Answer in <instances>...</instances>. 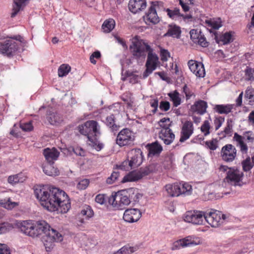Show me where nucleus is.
<instances>
[{"mask_svg":"<svg viewBox=\"0 0 254 254\" xmlns=\"http://www.w3.org/2000/svg\"><path fill=\"white\" fill-rule=\"evenodd\" d=\"M34 193L40 204L50 211L66 213L71 207L68 195L59 188L39 186L35 189Z\"/></svg>","mask_w":254,"mask_h":254,"instance_id":"obj_1","label":"nucleus"},{"mask_svg":"<svg viewBox=\"0 0 254 254\" xmlns=\"http://www.w3.org/2000/svg\"><path fill=\"white\" fill-rule=\"evenodd\" d=\"M34 237L42 235V240L47 251L53 248L55 242H61L63 237L56 230L51 228L49 224L44 220H40L35 223Z\"/></svg>","mask_w":254,"mask_h":254,"instance_id":"obj_2","label":"nucleus"},{"mask_svg":"<svg viewBox=\"0 0 254 254\" xmlns=\"http://www.w3.org/2000/svg\"><path fill=\"white\" fill-rule=\"evenodd\" d=\"M78 130L80 134L86 136L88 144L97 151L101 150L104 144L98 139L101 134L100 126L94 120H89L78 126Z\"/></svg>","mask_w":254,"mask_h":254,"instance_id":"obj_3","label":"nucleus"},{"mask_svg":"<svg viewBox=\"0 0 254 254\" xmlns=\"http://www.w3.org/2000/svg\"><path fill=\"white\" fill-rule=\"evenodd\" d=\"M15 40L22 42L24 39L22 37L18 35L0 42V53L8 57L12 56L18 49V43Z\"/></svg>","mask_w":254,"mask_h":254,"instance_id":"obj_4","label":"nucleus"},{"mask_svg":"<svg viewBox=\"0 0 254 254\" xmlns=\"http://www.w3.org/2000/svg\"><path fill=\"white\" fill-rule=\"evenodd\" d=\"M129 49L133 57L138 60L145 59L146 52L148 53L152 48L147 43L140 40L133 41Z\"/></svg>","mask_w":254,"mask_h":254,"instance_id":"obj_5","label":"nucleus"},{"mask_svg":"<svg viewBox=\"0 0 254 254\" xmlns=\"http://www.w3.org/2000/svg\"><path fill=\"white\" fill-rule=\"evenodd\" d=\"M253 135L252 131H246L244 132L243 136L237 132L234 133L233 139L235 141L236 146L239 148L242 154H247L249 148L247 143L253 141L254 137Z\"/></svg>","mask_w":254,"mask_h":254,"instance_id":"obj_6","label":"nucleus"},{"mask_svg":"<svg viewBox=\"0 0 254 254\" xmlns=\"http://www.w3.org/2000/svg\"><path fill=\"white\" fill-rule=\"evenodd\" d=\"M227 169L228 171L225 178L226 182L235 186L238 185L240 182L242 180L244 176L243 173L235 167L229 168L227 166L221 165L219 167V170L221 171L225 172Z\"/></svg>","mask_w":254,"mask_h":254,"instance_id":"obj_7","label":"nucleus"},{"mask_svg":"<svg viewBox=\"0 0 254 254\" xmlns=\"http://www.w3.org/2000/svg\"><path fill=\"white\" fill-rule=\"evenodd\" d=\"M161 4H162V2L159 1L151 2L148 11L143 16V19L147 25H155L159 22L160 18L157 13V9Z\"/></svg>","mask_w":254,"mask_h":254,"instance_id":"obj_8","label":"nucleus"},{"mask_svg":"<svg viewBox=\"0 0 254 254\" xmlns=\"http://www.w3.org/2000/svg\"><path fill=\"white\" fill-rule=\"evenodd\" d=\"M109 202L114 207L118 209H123L131 202L127 192L124 190L116 193L110 199Z\"/></svg>","mask_w":254,"mask_h":254,"instance_id":"obj_9","label":"nucleus"},{"mask_svg":"<svg viewBox=\"0 0 254 254\" xmlns=\"http://www.w3.org/2000/svg\"><path fill=\"white\" fill-rule=\"evenodd\" d=\"M135 136L133 132L127 128L122 129L118 134L116 142L120 147L129 146L133 144Z\"/></svg>","mask_w":254,"mask_h":254,"instance_id":"obj_10","label":"nucleus"},{"mask_svg":"<svg viewBox=\"0 0 254 254\" xmlns=\"http://www.w3.org/2000/svg\"><path fill=\"white\" fill-rule=\"evenodd\" d=\"M205 220L212 227L219 226L226 219L225 215L221 211L216 210H211L205 212Z\"/></svg>","mask_w":254,"mask_h":254,"instance_id":"obj_11","label":"nucleus"},{"mask_svg":"<svg viewBox=\"0 0 254 254\" xmlns=\"http://www.w3.org/2000/svg\"><path fill=\"white\" fill-rule=\"evenodd\" d=\"M205 218V212L202 211H188L184 215L185 221L194 225H202Z\"/></svg>","mask_w":254,"mask_h":254,"instance_id":"obj_12","label":"nucleus"},{"mask_svg":"<svg viewBox=\"0 0 254 254\" xmlns=\"http://www.w3.org/2000/svg\"><path fill=\"white\" fill-rule=\"evenodd\" d=\"M159 64L158 57L156 54L153 53V50L152 49L148 53L145 64L146 69L143 74V78H145L148 76L157 68Z\"/></svg>","mask_w":254,"mask_h":254,"instance_id":"obj_13","label":"nucleus"},{"mask_svg":"<svg viewBox=\"0 0 254 254\" xmlns=\"http://www.w3.org/2000/svg\"><path fill=\"white\" fill-rule=\"evenodd\" d=\"M237 150L231 144H227L221 148L220 156L222 160L226 163H231L237 157Z\"/></svg>","mask_w":254,"mask_h":254,"instance_id":"obj_14","label":"nucleus"},{"mask_svg":"<svg viewBox=\"0 0 254 254\" xmlns=\"http://www.w3.org/2000/svg\"><path fill=\"white\" fill-rule=\"evenodd\" d=\"M199 244V240L195 239L191 236H188L183 239L176 241L173 244L172 250H178L185 247L197 245Z\"/></svg>","mask_w":254,"mask_h":254,"instance_id":"obj_15","label":"nucleus"},{"mask_svg":"<svg viewBox=\"0 0 254 254\" xmlns=\"http://www.w3.org/2000/svg\"><path fill=\"white\" fill-rule=\"evenodd\" d=\"M128 158L130 159V166L136 168L140 166L143 161L142 152L140 149L135 148L128 152Z\"/></svg>","mask_w":254,"mask_h":254,"instance_id":"obj_16","label":"nucleus"},{"mask_svg":"<svg viewBox=\"0 0 254 254\" xmlns=\"http://www.w3.org/2000/svg\"><path fill=\"white\" fill-rule=\"evenodd\" d=\"M190 70L197 77H203L205 74L203 64L201 62L190 60L188 62Z\"/></svg>","mask_w":254,"mask_h":254,"instance_id":"obj_17","label":"nucleus"},{"mask_svg":"<svg viewBox=\"0 0 254 254\" xmlns=\"http://www.w3.org/2000/svg\"><path fill=\"white\" fill-rule=\"evenodd\" d=\"M190 39L195 44L201 46L202 47H207L209 43L207 41L206 38L202 33L197 29H192L190 32Z\"/></svg>","mask_w":254,"mask_h":254,"instance_id":"obj_18","label":"nucleus"},{"mask_svg":"<svg viewBox=\"0 0 254 254\" xmlns=\"http://www.w3.org/2000/svg\"><path fill=\"white\" fill-rule=\"evenodd\" d=\"M194 127L191 121H186L181 128L180 142H184L191 136L193 133Z\"/></svg>","mask_w":254,"mask_h":254,"instance_id":"obj_19","label":"nucleus"},{"mask_svg":"<svg viewBox=\"0 0 254 254\" xmlns=\"http://www.w3.org/2000/svg\"><path fill=\"white\" fill-rule=\"evenodd\" d=\"M141 217V213L138 209L129 208L126 209L123 215V219L128 223L137 222Z\"/></svg>","mask_w":254,"mask_h":254,"instance_id":"obj_20","label":"nucleus"},{"mask_svg":"<svg viewBox=\"0 0 254 254\" xmlns=\"http://www.w3.org/2000/svg\"><path fill=\"white\" fill-rule=\"evenodd\" d=\"M19 227L21 231L24 234L34 237L35 235V223H33L32 221H24L19 224Z\"/></svg>","mask_w":254,"mask_h":254,"instance_id":"obj_21","label":"nucleus"},{"mask_svg":"<svg viewBox=\"0 0 254 254\" xmlns=\"http://www.w3.org/2000/svg\"><path fill=\"white\" fill-rule=\"evenodd\" d=\"M19 227L21 231L24 234L34 237L35 235V223H33L32 221H24L19 224Z\"/></svg>","mask_w":254,"mask_h":254,"instance_id":"obj_22","label":"nucleus"},{"mask_svg":"<svg viewBox=\"0 0 254 254\" xmlns=\"http://www.w3.org/2000/svg\"><path fill=\"white\" fill-rule=\"evenodd\" d=\"M146 0H129L128 9L133 13H136L146 7Z\"/></svg>","mask_w":254,"mask_h":254,"instance_id":"obj_23","label":"nucleus"},{"mask_svg":"<svg viewBox=\"0 0 254 254\" xmlns=\"http://www.w3.org/2000/svg\"><path fill=\"white\" fill-rule=\"evenodd\" d=\"M159 137L165 144L169 145L175 139V134L170 128H163L160 131Z\"/></svg>","mask_w":254,"mask_h":254,"instance_id":"obj_24","label":"nucleus"},{"mask_svg":"<svg viewBox=\"0 0 254 254\" xmlns=\"http://www.w3.org/2000/svg\"><path fill=\"white\" fill-rule=\"evenodd\" d=\"M60 152L55 148H47L44 150L43 155L47 163H54L59 156Z\"/></svg>","mask_w":254,"mask_h":254,"instance_id":"obj_25","label":"nucleus"},{"mask_svg":"<svg viewBox=\"0 0 254 254\" xmlns=\"http://www.w3.org/2000/svg\"><path fill=\"white\" fill-rule=\"evenodd\" d=\"M180 187V183H175L166 185L165 188L170 196L175 197L181 195Z\"/></svg>","mask_w":254,"mask_h":254,"instance_id":"obj_26","label":"nucleus"},{"mask_svg":"<svg viewBox=\"0 0 254 254\" xmlns=\"http://www.w3.org/2000/svg\"><path fill=\"white\" fill-rule=\"evenodd\" d=\"M234 107V104H217L214 106L213 109L215 112L219 114L227 115L232 112Z\"/></svg>","mask_w":254,"mask_h":254,"instance_id":"obj_27","label":"nucleus"},{"mask_svg":"<svg viewBox=\"0 0 254 254\" xmlns=\"http://www.w3.org/2000/svg\"><path fill=\"white\" fill-rule=\"evenodd\" d=\"M47 119L51 125H59L63 121V116L57 112H47Z\"/></svg>","mask_w":254,"mask_h":254,"instance_id":"obj_28","label":"nucleus"},{"mask_svg":"<svg viewBox=\"0 0 254 254\" xmlns=\"http://www.w3.org/2000/svg\"><path fill=\"white\" fill-rule=\"evenodd\" d=\"M207 108L206 102L200 100L196 101L191 106V110L193 112H196L199 115H203L206 112Z\"/></svg>","mask_w":254,"mask_h":254,"instance_id":"obj_29","label":"nucleus"},{"mask_svg":"<svg viewBox=\"0 0 254 254\" xmlns=\"http://www.w3.org/2000/svg\"><path fill=\"white\" fill-rule=\"evenodd\" d=\"M147 147L149 156L159 155L163 150L162 146L157 141L148 144Z\"/></svg>","mask_w":254,"mask_h":254,"instance_id":"obj_30","label":"nucleus"},{"mask_svg":"<svg viewBox=\"0 0 254 254\" xmlns=\"http://www.w3.org/2000/svg\"><path fill=\"white\" fill-rule=\"evenodd\" d=\"M181 34V30L180 26L177 25H169L165 36H170L173 38H180Z\"/></svg>","mask_w":254,"mask_h":254,"instance_id":"obj_31","label":"nucleus"},{"mask_svg":"<svg viewBox=\"0 0 254 254\" xmlns=\"http://www.w3.org/2000/svg\"><path fill=\"white\" fill-rule=\"evenodd\" d=\"M164 11L167 12L168 17L173 20H177L181 17H182L184 19L187 18H190V17H187L184 14H181L180 9L177 7L174 8L172 9L170 8H165Z\"/></svg>","mask_w":254,"mask_h":254,"instance_id":"obj_32","label":"nucleus"},{"mask_svg":"<svg viewBox=\"0 0 254 254\" xmlns=\"http://www.w3.org/2000/svg\"><path fill=\"white\" fill-rule=\"evenodd\" d=\"M54 163H47L43 167V172L47 175L56 176L59 175L60 172L57 168L54 166Z\"/></svg>","mask_w":254,"mask_h":254,"instance_id":"obj_33","label":"nucleus"},{"mask_svg":"<svg viewBox=\"0 0 254 254\" xmlns=\"http://www.w3.org/2000/svg\"><path fill=\"white\" fill-rule=\"evenodd\" d=\"M124 190L127 192L131 202H137L142 196L141 194L139 192L138 190L136 188H130Z\"/></svg>","mask_w":254,"mask_h":254,"instance_id":"obj_34","label":"nucleus"},{"mask_svg":"<svg viewBox=\"0 0 254 254\" xmlns=\"http://www.w3.org/2000/svg\"><path fill=\"white\" fill-rule=\"evenodd\" d=\"M104 123L112 132L117 131L120 127V126L116 124L115 117L113 114L107 116Z\"/></svg>","mask_w":254,"mask_h":254,"instance_id":"obj_35","label":"nucleus"},{"mask_svg":"<svg viewBox=\"0 0 254 254\" xmlns=\"http://www.w3.org/2000/svg\"><path fill=\"white\" fill-rule=\"evenodd\" d=\"M142 178V175H141L140 173L135 171H132L125 176L122 182L123 183L134 182L140 180Z\"/></svg>","mask_w":254,"mask_h":254,"instance_id":"obj_36","label":"nucleus"},{"mask_svg":"<svg viewBox=\"0 0 254 254\" xmlns=\"http://www.w3.org/2000/svg\"><path fill=\"white\" fill-rule=\"evenodd\" d=\"M170 100L173 102L174 107H178L181 104V98L177 90H175L168 94Z\"/></svg>","mask_w":254,"mask_h":254,"instance_id":"obj_37","label":"nucleus"},{"mask_svg":"<svg viewBox=\"0 0 254 254\" xmlns=\"http://www.w3.org/2000/svg\"><path fill=\"white\" fill-rule=\"evenodd\" d=\"M233 41L232 32H227L221 35L218 40V43L226 45Z\"/></svg>","mask_w":254,"mask_h":254,"instance_id":"obj_38","label":"nucleus"},{"mask_svg":"<svg viewBox=\"0 0 254 254\" xmlns=\"http://www.w3.org/2000/svg\"><path fill=\"white\" fill-rule=\"evenodd\" d=\"M18 205V203L11 201L10 198L0 199V205L7 209H11Z\"/></svg>","mask_w":254,"mask_h":254,"instance_id":"obj_39","label":"nucleus"},{"mask_svg":"<svg viewBox=\"0 0 254 254\" xmlns=\"http://www.w3.org/2000/svg\"><path fill=\"white\" fill-rule=\"evenodd\" d=\"M115 25V20L113 19H109L104 22L102 27L105 32L109 33L114 28Z\"/></svg>","mask_w":254,"mask_h":254,"instance_id":"obj_40","label":"nucleus"},{"mask_svg":"<svg viewBox=\"0 0 254 254\" xmlns=\"http://www.w3.org/2000/svg\"><path fill=\"white\" fill-rule=\"evenodd\" d=\"M80 214L81 216H84L86 219H88L93 216L94 212L91 206L85 205L82 207Z\"/></svg>","mask_w":254,"mask_h":254,"instance_id":"obj_41","label":"nucleus"},{"mask_svg":"<svg viewBox=\"0 0 254 254\" xmlns=\"http://www.w3.org/2000/svg\"><path fill=\"white\" fill-rule=\"evenodd\" d=\"M71 67L68 64H63L58 69V75L60 77L66 76L70 71Z\"/></svg>","mask_w":254,"mask_h":254,"instance_id":"obj_42","label":"nucleus"},{"mask_svg":"<svg viewBox=\"0 0 254 254\" xmlns=\"http://www.w3.org/2000/svg\"><path fill=\"white\" fill-rule=\"evenodd\" d=\"M206 23L208 24V26L215 30H217L222 26L221 20L219 18L216 20L210 19L206 20Z\"/></svg>","mask_w":254,"mask_h":254,"instance_id":"obj_43","label":"nucleus"},{"mask_svg":"<svg viewBox=\"0 0 254 254\" xmlns=\"http://www.w3.org/2000/svg\"><path fill=\"white\" fill-rule=\"evenodd\" d=\"M183 92L185 95L186 100H189L191 98H194L195 97V94L194 92L187 84L183 86Z\"/></svg>","mask_w":254,"mask_h":254,"instance_id":"obj_44","label":"nucleus"},{"mask_svg":"<svg viewBox=\"0 0 254 254\" xmlns=\"http://www.w3.org/2000/svg\"><path fill=\"white\" fill-rule=\"evenodd\" d=\"M210 127L209 122L208 120L204 121L200 127L201 131L203 133L204 136H207L210 134Z\"/></svg>","mask_w":254,"mask_h":254,"instance_id":"obj_45","label":"nucleus"},{"mask_svg":"<svg viewBox=\"0 0 254 254\" xmlns=\"http://www.w3.org/2000/svg\"><path fill=\"white\" fill-rule=\"evenodd\" d=\"M241 164L243 170L245 172L249 171L253 167V165L251 162V158L250 157H247L246 159L242 162Z\"/></svg>","mask_w":254,"mask_h":254,"instance_id":"obj_46","label":"nucleus"},{"mask_svg":"<svg viewBox=\"0 0 254 254\" xmlns=\"http://www.w3.org/2000/svg\"><path fill=\"white\" fill-rule=\"evenodd\" d=\"M13 228V225L8 222H3L0 223V234L8 232Z\"/></svg>","mask_w":254,"mask_h":254,"instance_id":"obj_47","label":"nucleus"},{"mask_svg":"<svg viewBox=\"0 0 254 254\" xmlns=\"http://www.w3.org/2000/svg\"><path fill=\"white\" fill-rule=\"evenodd\" d=\"M206 146L211 150H215L218 147V141L216 139L213 138L211 140L205 142Z\"/></svg>","mask_w":254,"mask_h":254,"instance_id":"obj_48","label":"nucleus"},{"mask_svg":"<svg viewBox=\"0 0 254 254\" xmlns=\"http://www.w3.org/2000/svg\"><path fill=\"white\" fill-rule=\"evenodd\" d=\"M225 121V118L222 116L215 117L214 119V125L215 130H217Z\"/></svg>","mask_w":254,"mask_h":254,"instance_id":"obj_49","label":"nucleus"},{"mask_svg":"<svg viewBox=\"0 0 254 254\" xmlns=\"http://www.w3.org/2000/svg\"><path fill=\"white\" fill-rule=\"evenodd\" d=\"M136 248L126 245L119 250L121 254H131L136 251Z\"/></svg>","mask_w":254,"mask_h":254,"instance_id":"obj_50","label":"nucleus"},{"mask_svg":"<svg viewBox=\"0 0 254 254\" xmlns=\"http://www.w3.org/2000/svg\"><path fill=\"white\" fill-rule=\"evenodd\" d=\"M180 186L181 194L189 192L191 190V186L188 183H184L183 184L180 183Z\"/></svg>","mask_w":254,"mask_h":254,"instance_id":"obj_51","label":"nucleus"},{"mask_svg":"<svg viewBox=\"0 0 254 254\" xmlns=\"http://www.w3.org/2000/svg\"><path fill=\"white\" fill-rule=\"evenodd\" d=\"M171 122L169 118H164L159 122V126L161 127V129L170 128Z\"/></svg>","mask_w":254,"mask_h":254,"instance_id":"obj_52","label":"nucleus"},{"mask_svg":"<svg viewBox=\"0 0 254 254\" xmlns=\"http://www.w3.org/2000/svg\"><path fill=\"white\" fill-rule=\"evenodd\" d=\"M89 184V181L88 179H83L81 180L77 184V188L80 190H83L86 189Z\"/></svg>","mask_w":254,"mask_h":254,"instance_id":"obj_53","label":"nucleus"},{"mask_svg":"<svg viewBox=\"0 0 254 254\" xmlns=\"http://www.w3.org/2000/svg\"><path fill=\"white\" fill-rule=\"evenodd\" d=\"M120 175L118 172L114 171L110 177L107 179V183L109 184L114 183L119 178Z\"/></svg>","mask_w":254,"mask_h":254,"instance_id":"obj_54","label":"nucleus"},{"mask_svg":"<svg viewBox=\"0 0 254 254\" xmlns=\"http://www.w3.org/2000/svg\"><path fill=\"white\" fill-rule=\"evenodd\" d=\"M130 160L128 158L127 160L123 161L122 164L119 166L120 169L124 170H129L132 168H134L133 166H130L129 164Z\"/></svg>","mask_w":254,"mask_h":254,"instance_id":"obj_55","label":"nucleus"},{"mask_svg":"<svg viewBox=\"0 0 254 254\" xmlns=\"http://www.w3.org/2000/svg\"><path fill=\"white\" fill-rule=\"evenodd\" d=\"M20 128L24 131H28L33 129V127L31 122H28L25 123H21Z\"/></svg>","mask_w":254,"mask_h":254,"instance_id":"obj_56","label":"nucleus"},{"mask_svg":"<svg viewBox=\"0 0 254 254\" xmlns=\"http://www.w3.org/2000/svg\"><path fill=\"white\" fill-rule=\"evenodd\" d=\"M160 57L162 62H166L168 61V58L170 57V54L168 50L161 49L160 51Z\"/></svg>","mask_w":254,"mask_h":254,"instance_id":"obj_57","label":"nucleus"},{"mask_svg":"<svg viewBox=\"0 0 254 254\" xmlns=\"http://www.w3.org/2000/svg\"><path fill=\"white\" fill-rule=\"evenodd\" d=\"M150 105L153 109L152 110V113L154 114L156 113L158 107V100L157 98L150 100Z\"/></svg>","mask_w":254,"mask_h":254,"instance_id":"obj_58","label":"nucleus"},{"mask_svg":"<svg viewBox=\"0 0 254 254\" xmlns=\"http://www.w3.org/2000/svg\"><path fill=\"white\" fill-rule=\"evenodd\" d=\"M159 108L162 111L167 112L170 108V104L168 101H161L160 103Z\"/></svg>","mask_w":254,"mask_h":254,"instance_id":"obj_59","label":"nucleus"},{"mask_svg":"<svg viewBox=\"0 0 254 254\" xmlns=\"http://www.w3.org/2000/svg\"><path fill=\"white\" fill-rule=\"evenodd\" d=\"M0 254H11L9 248L4 244H0Z\"/></svg>","mask_w":254,"mask_h":254,"instance_id":"obj_60","label":"nucleus"},{"mask_svg":"<svg viewBox=\"0 0 254 254\" xmlns=\"http://www.w3.org/2000/svg\"><path fill=\"white\" fill-rule=\"evenodd\" d=\"M95 201L100 204H103L106 202V198L104 194H99L95 197Z\"/></svg>","mask_w":254,"mask_h":254,"instance_id":"obj_61","label":"nucleus"},{"mask_svg":"<svg viewBox=\"0 0 254 254\" xmlns=\"http://www.w3.org/2000/svg\"><path fill=\"white\" fill-rule=\"evenodd\" d=\"M153 171V166L150 165L145 167L143 170L141 171V172H139L141 175H142V177L145 176H147L149 175L151 172Z\"/></svg>","mask_w":254,"mask_h":254,"instance_id":"obj_62","label":"nucleus"},{"mask_svg":"<svg viewBox=\"0 0 254 254\" xmlns=\"http://www.w3.org/2000/svg\"><path fill=\"white\" fill-rule=\"evenodd\" d=\"M245 76L246 79L248 80H251L253 79V73L251 68H247L245 70Z\"/></svg>","mask_w":254,"mask_h":254,"instance_id":"obj_63","label":"nucleus"},{"mask_svg":"<svg viewBox=\"0 0 254 254\" xmlns=\"http://www.w3.org/2000/svg\"><path fill=\"white\" fill-rule=\"evenodd\" d=\"M73 151L74 153L79 156H83L85 155L84 150L80 147H75L73 148Z\"/></svg>","mask_w":254,"mask_h":254,"instance_id":"obj_64","label":"nucleus"}]
</instances>
